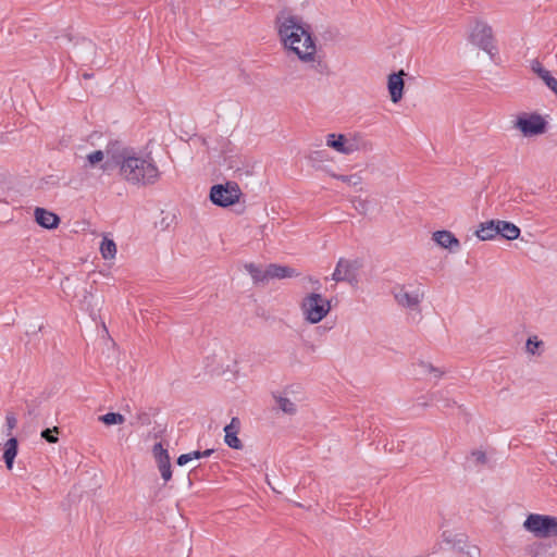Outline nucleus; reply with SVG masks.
Returning a JSON list of instances; mask_svg holds the SVG:
<instances>
[{"label": "nucleus", "instance_id": "1", "mask_svg": "<svg viewBox=\"0 0 557 557\" xmlns=\"http://www.w3.org/2000/svg\"><path fill=\"white\" fill-rule=\"evenodd\" d=\"M277 34L288 54L296 55L301 62H314L317 46L310 26L295 15H280L276 18Z\"/></svg>", "mask_w": 557, "mask_h": 557}, {"label": "nucleus", "instance_id": "2", "mask_svg": "<svg viewBox=\"0 0 557 557\" xmlns=\"http://www.w3.org/2000/svg\"><path fill=\"white\" fill-rule=\"evenodd\" d=\"M112 161L117 168L120 178L129 186H151L160 180L159 168L150 156L122 148L113 151Z\"/></svg>", "mask_w": 557, "mask_h": 557}, {"label": "nucleus", "instance_id": "3", "mask_svg": "<svg viewBox=\"0 0 557 557\" xmlns=\"http://www.w3.org/2000/svg\"><path fill=\"white\" fill-rule=\"evenodd\" d=\"M299 309L307 323L318 324L331 312L332 306L329 299L313 292L301 298Z\"/></svg>", "mask_w": 557, "mask_h": 557}, {"label": "nucleus", "instance_id": "4", "mask_svg": "<svg viewBox=\"0 0 557 557\" xmlns=\"http://www.w3.org/2000/svg\"><path fill=\"white\" fill-rule=\"evenodd\" d=\"M424 294L421 284H400L392 289V295L397 305L411 311L420 310Z\"/></svg>", "mask_w": 557, "mask_h": 557}, {"label": "nucleus", "instance_id": "5", "mask_svg": "<svg viewBox=\"0 0 557 557\" xmlns=\"http://www.w3.org/2000/svg\"><path fill=\"white\" fill-rule=\"evenodd\" d=\"M523 528L540 539L557 536V518L530 513L523 522Z\"/></svg>", "mask_w": 557, "mask_h": 557}, {"label": "nucleus", "instance_id": "6", "mask_svg": "<svg viewBox=\"0 0 557 557\" xmlns=\"http://www.w3.org/2000/svg\"><path fill=\"white\" fill-rule=\"evenodd\" d=\"M242 191L237 184L214 185L210 190V200L220 207H228L239 200Z\"/></svg>", "mask_w": 557, "mask_h": 557}, {"label": "nucleus", "instance_id": "7", "mask_svg": "<svg viewBox=\"0 0 557 557\" xmlns=\"http://www.w3.org/2000/svg\"><path fill=\"white\" fill-rule=\"evenodd\" d=\"M515 127L525 137L536 136L545 132L546 121L537 113H523L515 121Z\"/></svg>", "mask_w": 557, "mask_h": 557}, {"label": "nucleus", "instance_id": "8", "mask_svg": "<svg viewBox=\"0 0 557 557\" xmlns=\"http://www.w3.org/2000/svg\"><path fill=\"white\" fill-rule=\"evenodd\" d=\"M471 41L484 50L492 59L497 53V49L494 45L492 27L484 24L478 23L472 33Z\"/></svg>", "mask_w": 557, "mask_h": 557}, {"label": "nucleus", "instance_id": "9", "mask_svg": "<svg viewBox=\"0 0 557 557\" xmlns=\"http://www.w3.org/2000/svg\"><path fill=\"white\" fill-rule=\"evenodd\" d=\"M326 146L342 154H351L360 150V140L356 136L331 133L326 136Z\"/></svg>", "mask_w": 557, "mask_h": 557}, {"label": "nucleus", "instance_id": "10", "mask_svg": "<svg viewBox=\"0 0 557 557\" xmlns=\"http://www.w3.org/2000/svg\"><path fill=\"white\" fill-rule=\"evenodd\" d=\"M152 454L158 463L162 479L165 482L170 481L172 478V469L168 450L162 446L161 443H157L153 445Z\"/></svg>", "mask_w": 557, "mask_h": 557}, {"label": "nucleus", "instance_id": "11", "mask_svg": "<svg viewBox=\"0 0 557 557\" xmlns=\"http://www.w3.org/2000/svg\"><path fill=\"white\" fill-rule=\"evenodd\" d=\"M406 75L404 70L398 73H392L387 77V89L393 103H398L404 96L405 82L403 76Z\"/></svg>", "mask_w": 557, "mask_h": 557}, {"label": "nucleus", "instance_id": "12", "mask_svg": "<svg viewBox=\"0 0 557 557\" xmlns=\"http://www.w3.org/2000/svg\"><path fill=\"white\" fill-rule=\"evenodd\" d=\"M332 280L335 282L346 281L349 283L356 281V267L348 260L339 259L332 274Z\"/></svg>", "mask_w": 557, "mask_h": 557}, {"label": "nucleus", "instance_id": "13", "mask_svg": "<svg viewBox=\"0 0 557 557\" xmlns=\"http://www.w3.org/2000/svg\"><path fill=\"white\" fill-rule=\"evenodd\" d=\"M432 239L441 248L448 249L449 251H457L460 248L459 239L450 231H436L432 234Z\"/></svg>", "mask_w": 557, "mask_h": 557}, {"label": "nucleus", "instance_id": "14", "mask_svg": "<svg viewBox=\"0 0 557 557\" xmlns=\"http://www.w3.org/2000/svg\"><path fill=\"white\" fill-rule=\"evenodd\" d=\"M239 428L240 421L238 418H233L231 423L224 428V441L226 445L233 449H242L243 447V443L237 436Z\"/></svg>", "mask_w": 557, "mask_h": 557}, {"label": "nucleus", "instance_id": "15", "mask_svg": "<svg viewBox=\"0 0 557 557\" xmlns=\"http://www.w3.org/2000/svg\"><path fill=\"white\" fill-rule=\"evenodd\" d=\"M498 220H490L480 223L474 234L480 240H493L498 236Z\"/></svg>", "mask_w": 557, "mask_h": 557}, {"label": "nucleus", "instance_id": "16", "mask_svg": "<svg viewBox=\"0 0 557 557\" xmlns=\"http://www.w3.org/2000/svg\"><path fill=\"white\" fill-rule=\"evenodd\" d=\"M34 215H35L36 222L40 226L48 228V230L58 227V225L60 223V219L55 213L48 211L44 208H39V207L36 208L34 211Z\"/></svg>", "mask_w": 557, "mask_h": 557}, {"label": "nucleus", "instance_id": "17", "mask_svg": "<svg viewBox=\"0 0 557 557\" xmlns=\"http://www.w3.org/2000/svg\"><path fill=\"white\" fill-rule=\"evenodd\" d=\"M413 370L417 375L434 377L435 380L441 379L443 375V371L426 360H418L414 362Z\"/></svg>", "mask_w": 557, "mask_h": 557}, {"label": "nucleus", "instance_id": "18", "mask_svg": "<svg viewBox=\"0 0 557 557\" xmlns=\"http://www.w3.org/2000/svg\"><path fill=\"white\" fill-rule=\"evenodd\" d=\"M269 276V281L273 278H286V277H295L298 276V273L295 269L287 265L280 264H269L267 267V273Z\"/></svg>", "mask_w": 557, "mask_h": 557}, {"label": "nucleus", "instance_id": "19", "mask_svg": "<svg viewBox=\"0 0 557 557\" xmlns=\"http://www.w3.org/2000/svg\"><path fill=\"white\" fill-rule=\"evenodd\" d=\"M498 235L502 238H505L507 240H513L520 236V228L516 224L503 220H498Z\"/></svg>", "mask_w": 557, "mask_h": 557}, {"label": "nucleus", "instance_id": "20", "mask_svg": "<svg viewBox=\"0 0 557 557\" xmlns=\"http://www.w3.org/2000/svg\"><path fill=\"white\" fill-rule=\"evenodd\" d=\"M17 455V440L11 437L7 441L4 446L3 459L9 470L13 467L14 458Z\"/></svg>", "mask_w": 557, "mask_h": 557}, {"label": "nucleus", "instance_id": "21", "mask_svg": "<svg viewBox=\"0 0 557 557\" xmlns=\"http://www.w3.org/2000/svg\"><path fill=\"white\" fill-rule=\"evenodd\" d=\"M245 270L250 274L253 283H265L269 281V276L267 273V268L262 269L261 267L255 263H246L244 265Z\"/></svg>", "mask_w": 557, "mask_h": 557}, {"label": "nucleus", "instance_id": "22", "mask_svg": "<svg viewBox=\"0 0 557 557\" xmlns=\"http://www.w3.org/2000/svg\"><path fill=\"white\" fill-rule=\"evenodd\" d=\"M99 249L103 259L111 260L115 258L116 245L113 239L103 237Z\"/></svg>", "mask_w": 557, "mask_h": 557}, {"label": "nucleus", "instance_id": "23", "mask_svg": "<svg viewBox=\"0 0 557 557\" xmlns=\"http://www.w3.org/2000/svg\"><path fill=\"white\" fill-rule=\"evenodd\" d=\"M112 153L110 149H107L106 151L102 150H95L86 156L87 164L91 168L96 166L97 164L101 163L106 156L110 157L112 159Z\"/></svg>", "mask_w": 557, "mask_h": 557}, {"label": "nucleus", "instance_id": "24", "mask_svg": "<svg viewBox=\"0 0 557 557\" xmlns=\"http://www.w3.org/2000/svg\"><path fill=\"white\" fill-rule=\"evenodd\" d=\"M278 408L287 414H294L296 412V405L289 398L284 396H275Z\"/></svg>", "mask_w": 557, "mask_h": 557}, {"label": "nucleus", "instance_id": "25", "mask_svg": "<svg viewBox=\"0 0 557 557\" xmlns=\"http://www.w3.org/2000/svg\"><path fill=\"white\" fill-rule=\"evenodd\" d=\"M98 419L106 425L122 424L125 421L124 416L117 412H108L103 416H100Z\"/></svg>", "mask_w": 557, "mask_h": 557}, {"label": "nucleus", "instance_id": "26", "mask_svg": "<svg viewBox=\"0 0 557 557\" xmlns=\"http://www.w3.org/2000/svg\"><path fill=\"white\" fill-rule=\"evenodd\" d=\"M332 177L339 180L349 186H357V185L361 184V182H362V177L359 174H351V175L332 174Z\"/></svg>", "mask_w": 557, "mask_h": 557}, {"label": "nucleus", "instance_id": "27", "mask_svg": "<svg viewBox=\"0 0 557 557\" xmlns=\"http://www.w3.org/2000/svg\"><path fill=\"white\" fill-rule=\"evenodd\" d=\"M543 345V342L537 336L529 337L525 343V349L531 355H539V348Z\"/></svg>", "mask_w": 557, "mask_h": 557}, {"label": "nucleus", "instance_id": "28", "mask_svg": "<svg viewBox=\"0 0 557 557\" xmlns=\"http://www.w3.org/2000/svg\"><path fill=\"white\" fill-rule=\"evenodd\" d=\"M352 206L360 214H367L370 203L366 199L356 197L352 200Z\"/></svg>", "mask_w": 557, "mask_h": 557}, {"label": "nucleus", "instance_id": "29", "mask_svg": "<svg viewBox=\"0 0 557 557\" xmlns=\"http://www.w3.org/2000/svg\"><path fill=\"white\" fill-rule=\"evenodd\" d=\"M199 458H200V451H198V450H195V451H191V453H188V454H183V455H181L177 458V465L178 466H185L189 461L195 460V459H199Z\"/></svg>", "mask_w": 557, "mask_h": 557}, {"label": "nucleus", "instance_id": "30", "mask_svg": "<svg viewBox=\"0 0 557 557\" xmlns=\"http://www.w3.org/2000/svg\"><path fill=\"white\" fill-rule=\"evenodd\" d=\"M542 81L557 96V79L550 74V72H544Z\"/></svg>", "mask_w": 557, "mask_h": 557}, {"label": "nucleus", "instance_id": "31", "mask_svg": "<svg viewBox=\"0 0 557 557\" xmlns=\"http://www.w3.org/2000/svg\"><path fill=\"white\" fill-rule=\"evenodd\" d=\"M52 432H58V428H53V430L51 429H46L41 432V437L45 438L48 443H57L58 442V437L52 435Z\"/></svg>", "mask_w": 557, "mask_h": 557}, {"label": "nucleus", "instance_id": "32", "mask_svg": "<svg viewBox=\"0 0 557 557\" xmlns=\"http://www.w3.org/2000/svg\"><path fill=\"white\" fill-rule=\"evenodd\" d=\"M471 458L475 462V465H484L487 460L486 455L482 450H474L471 453Z\"/></svg>", "mask_w": 557, "mask_h": 557}, {"label": "nucleus", "instance_id": "33", "mask_svg": "<svg viewBox=\"0 0 557 557\" xmlns=\"http://www.w3.org/2000/svg\"><path fill=\"white\" fill-rule=\"evenodd\" d=\"M7 426L9 430V434L16 426L17 420L14 413L8 412L5 417Z\"/></svg>", "mask_w": 557, "mask_h": 557}, {"label": "nucleus", "instance_id": "34", "mask_svg": "<svg viewBox=\"0 0 557 557\" xmlns=\"http://www.w3.org/2000/svg\"><path fill=\"white\" fill-rule=\"evenodd\" d=\"M468 557H481V550L476 545H468L465 549Z\"/></svg>", "mask_w": 557, "mask_h": 557}, {"label": "nucleus", "instance_id": "35", "mask_svg": "<svg viewBox=\"0 0 557 557\" xmlns=\"http://www.w3.org/2000/svg\"><path fill=\"white\" fill-rule=\"evenodd\" d=\"M532 71L537 74V76L542 79L544 76V72H549L548 70L544 69L542 64L539 61H534L532 63Z\"/></svg>", "mask_w": 557, "mask_h": 557}, {"label": "nucleus", "instance_id": "36", "mask_svg": "<svg viewBox=\"0 0 557 557\" xmlns=\"http://www.w3.org/2000/svg\"><path fill=\"white\" fill-rule=\"evenodd\" d=\"M213 453L212 449H206L205 451H200V458L201 457H209Z\"/></svg>", "mask_w": 557, "mask_h": 557}, {"label": "nucleus", "instance_id": "37", "mask_svg": "<svg viewBox=\"0 0 557 557\" xmlns=\"http://www.w3.org/2000/svg\"><path fill=\"white\" fill-rule=\"evenodd\" d=\"M91 297H92L91 293L85 292L84 301L87 302L88 298H91Z\"/></svg>", "mask_w": 557, "mask_h": 557}, {"label": "nucleus", "instance_id": "38", "mask_svg": "<svg viewBox=\"0 0 557 557\" xmlns=\"http://www.w3.org/2000/svg\"><path fill=\"white\" fill-rule=\"evenodd\" d=\"M314 285H317V289H319L320 287V282L319 280H310Z\"/></svg>", "mask_w": 557, "mask_h": 557}, {"label": "nucleus", "instance_id": "39", "mask_svg": "<svg viewBox=\"0 0 557 557\" xmlns=\"http://www.w3.org/2000/svg\"><path fill=\"white\" fill-rule=\"evenodd\" d=\"M101 169H102L103 171H106V170H107V165H106V164H102V165H101Z\"/></svg>", "mask_w": 557, "mask_h": 557}]
</instances>
